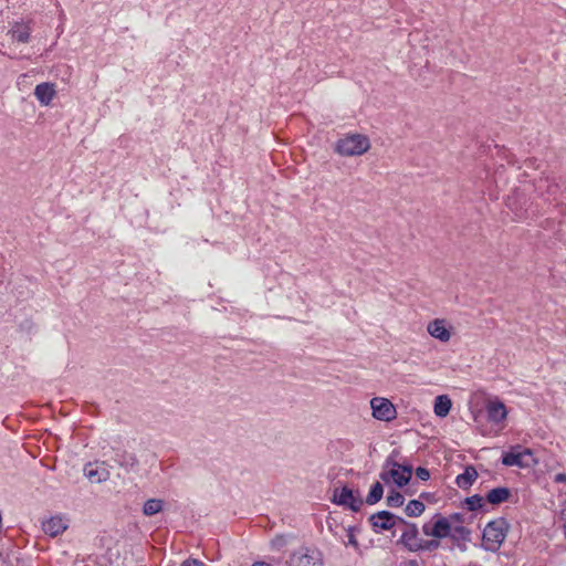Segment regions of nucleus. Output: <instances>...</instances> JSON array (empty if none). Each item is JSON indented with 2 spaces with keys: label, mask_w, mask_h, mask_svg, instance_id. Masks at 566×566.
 <instances>
[{
  "label": "nucleus",
  "mask_w": 566,
  "mask_h": 566,
  "mask_svg": "<svg viewBox=\"0 0 566 566\" xmlns=\"http://www.w3.org/2000/svg\"><path fill=\"white\" fill-rule=\"evenodd\" d=\"M370 140L363 134H346L335 144V151L343 157H358L370 149Z\"/></svg>",
  "instance_id": "obj_1"
},
{
  "label": "nucleus",
  "mask_w": 566,
  "mask_h": 566,
  "mask_svg": "<svg viewBox=\"0 0 566 566\" xmlns=\"http://www.w3.org/2000/svg\"><path fill=\"white\" fill-rule=\"evenodd\" d=\"M509 524L504 518H497L486 524L483 531V542L488 549L496 551L505 541Z\"/></svg>",
  "instance_id": "obj_2"
},
{
  "label": "nucleus",
  "mask_w": 566,
  "mask_h": 566,
  "mask_svg": "<svg viewBox=\"0 0 566 566\" xmlns=\"http://www.w3.org/2000/svg\"><path fill=\"white\" fill-rule=\"evenodd\" d=\"M290 566H323V554L316 548L301 547L289 559Z\"/></svg>",
  "instance_id": "obj_3"
},
{
  "label": "nucleus",
  "mask_w": 566,
  "mask_h": 566,
  "mask_svg": "<svg viewBox=\"0 0 566 566\" xmlns=\"http://www.w3.org/2000/svg\"><path fill=\"white\" fill-rule=\"evenodd\" d=\"M333 503L347 507L353 512L360 510L364 501L360 494L348 486L336 488L334 490Z\"/></svg>",
  "instance_id": "obj_4"
},
{
  "label": "nucleus",
  "mask_w": 566,
  "mask_h": 566,
  "mask_svg": "<svg viewBox=\"0 0 566 566\" xmlns=\"http://www.w3.org/2000/svg\"><path fill=\"white\" fill-rule=\"evenodd\" d=\"M411 478V468L400 465L396 462H388L380 473V479L388 483L392 481L398 486L406 485Z\"/></svg>",
  "instance_id": "obj_5"
},
{
  "label": "nucleus",
  "mask_w": 566,
  "mask_h": 566,
  "mask_svg": "<svg viewBox=\"0 0 566 566\" xmlns=\"http://www.w3.org/2000/svg\"><path fill=\"white\" fill-rule=\"evenodd\" d=\"M401 542L410 552L433 551L439 547V541H422L418 538V530L415 525L407 528L401 535Z\"/></svg>",
  "instance_id": "obj_6"
},
{
  "label": "nucleus",
  "mask_w": 566,
  "mask_h": 566,
  "mask_svg": "<svg viewBox=\"0 0 566 566\" xmlns=\"http://www.w3.org/2000/svg\"><path fill=\"white\" fill-rule=\"evenodd\" d=\"M427 333L440 343L447 344L454 334V327L446 318H434L427 324Z\"/></svg>",
  "instance_id": "obj_7"
},
{
  "label": "nucleus",
  "mask_w": 566,
  "mask_h": 566,
  "mask_svg": "<svg viewBox=\"0 0 566 566\" xmlns=\"http://www.w3.org/2000/svg\"><path fill=\"white\" fill-rule=\"evenodd\" d=\"M502 463L506 467L530 468L535 463V459L530 449L515 447L503 455Z\"/></svg>",
  "instance_id": "obj_8"
},
{
  "label": "nucleus",
  "mask_w": 566,
  "mask_h": 566,
  "mask_svg": "<svg viewBox=\"0 0 566 566\" xmlns=\"http://www.w3.org/2000/svg\"><path fill=\"white\" fill-rule=\"evenodd\" d=\"M371 415L379 421H391L397 417L394 403L384 397H374L370 400Z\"/></svg>",
  "instance_id": "obj_9"
},
{
  "label": "nucleus",
  "mask_w": 566,
  "mask_h": 566,
  "mask_svg": "<svg viewBox=\"0 0 566 566\" xmlns=\"http://www.w3.org/2000/svg\"><path fill=\"white\" fill-rule=\"evenodd\" d=\"M422 532L426 536H430L437 539L446 538L451 533V524L448 518L443 516H437L431 522L426 523L422 526Z\"/></svg>",
  "instance_id": "obj_10"
},
{
  "label": "nucleus",
  "mask_w": 566,
  "mask_h": 566,
  "mask_svg": "<svg viewBox=\"0 0 566 566\" xmlns=\"http://www.w3.org/2000/svg\"><path fill=\"white\" fill-rule=\"evenodd\" d=\"M84 475L92 483H102L108 480L111 473L105 462H93L84 467Z\"/></svg>",
  "instance_id": "obj_11"
},
{
  "label": "nucleus",
  "mask_w": 566,
  "mask_h": 566,
  "mask_svg": "<svg viewBox=\"0 0 566 566\" xmlns=\"http://www.w3.org/2000/svg\"><path fill=\"white\" fill-rule=\"evenodd\" d=\"M69 527V521L62 515H54L42 522L43 532L55 537L63 534Z\"/></svg>",
  "instance_id": "obj_12"
},
{
  "label": "nucleus",
  "mask_w": 566,
  "mask_h": 566,
  "mask_svg": "<svg viewBox=\"0 0 566 566\" xmlns=\"http://www.w3.org/2000/svg\"><path fill=\"white\" fill-rule=\"evenodd\" d=\"M34 96L42 106H49L56 96L55 84L50 82L38 84L34 88Z\"/></svg>",
  "instance_id": "obj_13"
},
{
  "label": "nucleus",
  "mask_w": 566,
  "mask_h": 566,
  "mask_svg": "<svg viewBox=\"0 0 566 566\" xmlns=\"http://www.w3.org/2000/svg\"><path fill=\"white\" fill-rule=\"evenodd\" d=\"M488 419L494 423L503 422L507 417V409L505 405L499 399L490 400L486 403Z\"/></svg>",
  "instance_id": "obj_14"
},
{
  "label": "nucleus",
  "mask_w": 566,
  "mask_h": 566,
  "mask_svg": "<svg viewBox=\"0 0 566 566\" xmlns=\"http://www.w3.org/2000/svg\"><path fill=\"white\" fill-rule=\"evenodd\" d=\"M370 522L375 528L382 531L390 530L395 525L394 515L387 511H381L371 515Z\"/></svg>",
  "instance_id": "obj_15"
},
{
  "label": "nucleus",
  "mask_w": 566,
  "mask_h": 566,
  "mask_svg": "<svg viewBox=\"0 0 566 566\" xmlns=\"http://www.w3.org/2000/svg\"><path fill=\"white\" fill-rule=\"evenodd\" d=\"M478 478L476 470L469 465L465 468L462 474H459L455 479V483L460 489H469Z\"/></svg>",
  "instance_id": "obj_16"
},
{
  "label": "nucleus",
  "mask_w": 566,
  "mask_h": 566,
  "mask_svg": "<svg viewBox=\"0 0 566 566\" xmlns=\"http://www.w3.org/2000/svg\"><path fill=\"white\" fill-rule=\"evenodd\" d=\"M12 41L27 43L30 39L31 30L28 25L15 23L9 32Z\"/></svg>",
  "instance_id": "obj_17"
},
{
  "label": "nucleus",
  "mask_w": 566,
  "mask_h": 566,
  "mask_svg": "<svg viewBox=\"0 0 566 566\" xmlns=\"http://www.w3.org/2000/svg\"><path fill=\"white\" fill-rule=\"evenodd\" d=\"M451 406V399L446 395H441L434 400L433 411L436 416L443 418L450 412Z\"/></svg>",
  "instance_id": "obj_18"
},
{
  "label": "nucleus",
  "mask_w": 566,
  "mask_h": 566,
  "mask_svg": "<svg viewBox=\"0 0 566 566\" xmlns=\"http://www.w3.org/2000/svg\"><path fill=\"white\" fill-rule=\"evenodd\" d=\"M510 496V490L506 488H496L488 493V501L492 504H500L505 502Z\"/></svg>",
  "instance_id": "obj_19"
},
{
  "label": "nucleus",
  "mask_w": 566,
  "mask_h": 566,
  "mask_svg": "<svg viewBox=\"0 0 566 566\" xmlns=\"http://www.w3.org/2000/svg\"><path fill=\"white\" fill-rule=\"evenodd\" d=\"M164 504H165L164 500H160V499H149L144 504L143 513L146 516H153V515H155V514H157V513L163 511Z\"/></svg>",
  "instance_id": "obj_20"
},
{
  "label": "nucleus",
  "mask_w": 566,
  "mask_h": 566,
  "mask_svg": "<svg viewBox=\"0 0 566 566\" xmlns=\"http://www.w3.org/2000/svg\"><path fill=\"white\" fill-rule=\"evenodd\" d=\"M384 494V488L380 482H376L370 488L369 493L366 496V503L369 505H374L379 502Z\"/></svg>",
  "instance_id": "obj_21"
},
{
  "label": "nucleus",
  "mask_w": 566,
  "mask_h": 566,
  "mask_svg": "<svg viewBox=\"0 0 566 566\" xmlns=\"http://www.w3.org/2000/svg\"><path fill=\"white\" fill-rule=\"evenodd\" d=\"M116 462L122 467L124 468L126 471H132L134 470L136 467H137V459L134 454L132 453H126L124 452L123 454L119 455L118 459H116Z\"/></svg>",
  "instance_id": "obj_22"
},
{
  "label": "nucleus",
  "mask_w": 566,
  "mask_h": 566,
  "mask_svg": "<svg viewBox=\"0 0 566 566\" xmlns=\"http://www.w3.org/2000/svg\"><path fill=\"white\" fill-rule=\"evenodd\" d=\"M405 511L408 516H419L424 511V504L420 501L412 500L406 505Z\"/></svg>",
  "instance_id": "obj_23"
},
{
  "label": "nucleus",
  "mask_w": 566,
  "mask_h": 566,
  "mask_svg": "<svg viewBox=\"0 0 566 566\" xmlns=\"http://www.w3.org/2000/svg\"><path fill=\"white\" fill-rule=\"evenodd\" d=\"M403 496L401 493L399 492H396V491H392L388 496H387V505L390 506V507H399L403 504Z\"/></svg>",
  "instance_id": "obj_24"
},
{
  "label": "nucleus",
  "mask_w": 566,
  "mask_h": 566,
  "mask_svg": "<svg viewBox=\"0 0 566 566\" xmlns=\"http://www.w3.org/2000/svg\"><path fill=\"white\" fill-rule=\"evenodd\" d=\"M347 532V542L345 543L346 546H352L354 547L356 551H359V543L356 538V535H355V528L354 527H348L346 530Z\"/></svg>",
  "instance_id": "obj_25"
},
{
  "label": "nucleus",
  "mask_w": 566,
  "mask_h": 566,
  "mask_svg": "<svg viewBox=\"0 0 566 566\" xmlns=\"http://www.w3.org/2000/svg\"><path fill=\"white\" fill-rule=\"evenodd\" d=\"M483 501H484L483 497H481L479 495H473V496L467 499V504H468L469 510L475 511V510L482 507Z\"/></svg>",
  "instance_id": "obj_26"
},
{
  "label": "nucleus",
  "mask_w": 566,
  "mask_h": 566,
  "mask_svg": "<svg viewBox=\"0 0 566 566\" xmlns=\"http://www.w3.org/2000/svg\"><path fill=\"white\" fill-rule=\"evenodd\" d=\"M416 475H417L420 480L426 481V480H428V479H429L430 473H429V471H428L427 469L419 467V468H417V470H416Z\"/></svg>",
  "instance_id": "obj_27"
},
{
  "label": "nucleus",
  "mask_w": 566,
  "mask_h": 566,
  "mask_svg": "<svg viewBox=\"0 0 566 566\" xmlns=\"http://www.w3.org/2000/svg\"><path fill=\"white\" fill-rule=\"evenodd\" d=\"M181 566H203V564L197 559H188L185 560Z\"/></svg>",
  "instance_id": "obj_28"
},
{
  "label": "nucleus",
  "mask_w": 566,
  "mask_h": 566,
  "mask_svg": "<svg viewBox=\"0 0 566 566\" xmlns=\"http://www.w3.org/2000/svg\"><path fill=\"white\" fill-rule=\"evenodd\" d=\"M554 481L556 483H566V473H557L555 476H554Z\"/></svg>",
  "instance_id": "obj_29"
},
{
  "label": "nucleus",
  "mask_w": 566,
  "mask_h": 566,
  "mask_svg": "<svg viewBox=\"0 0 566 566\" xmlns=\"http://www.w3.org/2000/svg\"><path fill=\"white\" fill-rule=\"evenodd\" d=\"M400 566H418V564L413 560L405 562Z\"/></svg>",
  "instance_id": "obj_30"
},
{
  "label": "nucleus",
  "mask_w": 566,
  "mask_h": 566,
  "mask_svg": "<svg viewBox=\"0 0 566 566\" xmlns=\"http://www.w3.org/2000/svg\"><path fill=\"white\" fill-rule=\"evenodd\" d=\"M252 566H271V565L268 563H264V562H260V563L253 564Z\"/></svg>",
  "instance_id": "obj_31"
}]
</instances>
